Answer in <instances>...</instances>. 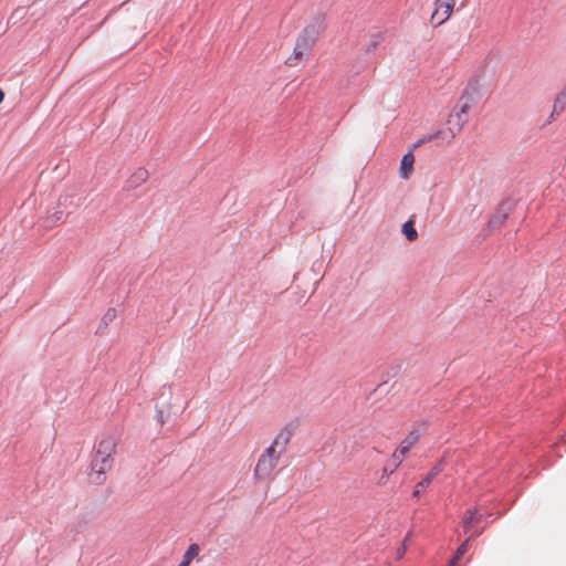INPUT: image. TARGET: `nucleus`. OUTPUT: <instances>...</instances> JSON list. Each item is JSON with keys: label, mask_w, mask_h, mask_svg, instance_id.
Segmentation results:
<instances>
[{"label": "nucleus", "mask_w": 566, "mask_h": 566, "mask_svg": "<svg viewBox=\"0 0 566 566\" xmlns=\"http://www.w3.org/2000/svg\"><path fill=\"white\" fill-rule=\"evenodd\" d=\"M455 0H436L434 10L431 14V23L436 27L444 23L452 14Z\"/></svg>", "instance_id": "nucleus-6"}, {"label": "nucleus", "mask_w": 566, "mask_h": 566, "mask_svg": "<svg viewBox=\"0 0 566 566\" xmlns=\"http://www.w3.org/2000/svg\"><path fill=\"white\" fill-rule=\"evenodd\" d=\"M443 470V462L440 461L431 468L428 474L419 482V485H429L433 479Z\"/></svg>", "instance_id": "nucleus-12"}, {"label": "nucleus", "mask_w": 566, "mask_h": 566, "mask_svg": "<svg viewBox=\"0 0 566 566\" xmlns=\"http://www.w3.org/2000/svg\"><path fill=\"white\" fill-rule=\"evenodd\" d=\"M63 220H64V212L62 210H57V211L53 212L52 214L48 216L44 219L43 224L45 228H52L55 224L62 222Z\"/></svg>", "instance_id": "nucleus-13"}, {"label": "nucleus", "mask_w": 566, "mask_h": 566, "mask_svg": "<svg viewBox=\"0 0 566 566\" xmlns=\"http://www.w3.org/2000/svg\"><path fill=\"white\" fill-rule=\"evenodd\" d=\"M402 233L408 241L412 242L418 238V232L415 228L413 221L409 220L402 226Z\"/></svg>", "instance_id": "nucleus-14"}, {"label": "nucleus", "mask_w": 566, "mask_h": 566, "mask_svg": "<svg viewBox=\"0 0 566 566\" xmlns=\"http://www.w3.org/2000/svg\"><path fill=\"white\" fill-rule=\"evenodd\" d=\"M406 552V546L403 545L399 551H398V556L401 557Z\"/></svg>", "instance_id": "nucleus-21"}, {"label": "nucleus", "mask_w": 566, "mask_h": 566, "mask_svg": "<svg viewBox=\"0 0 566 566\" xmlns=\"http://www.w3.org/2000/svg\"><path fill=\"white\" fill-rule=\"evenodd\" d=\"M467 548H468V541H465L464 543H462L457 552H455V555L452 557V559L450 560V564L449 566H455V564L458 563V560L465 554L467 552Z\"/></svg>", "instance_id": "nucleus-15"}, {"label": "nucleus", "mask_w": 566, "mask_h": 566, "mask_svg": "<svg viewBox=\"0 0 566 566\" xmlns=\"http://www.w3.org/2000/svg\"><path fill=\"white\" fill-rule=\"evenodd\" d=\"M319 31L313 25L304 29L303 33L297 38L292 55L286 60V64L295 66L312 50L317 40Z\"/></svg>", "instance_id": "nucleus-3"}, {"label": "nucleus", "mask_w": 566, "mask_h": 566, "mask_svg": "<svg viewBox=\"0 0 566 566\" xmlns=\"http://www.w3.org/2000/svg\"><path fill=\"white\" fill-rule=\"evenodd\" d=\"M413 165H415V155L412 150L408 151L406 155H403L400 167H399V176L402 179H409L410 176L413 172Z\"/></svg>", "instance_id": "nucleus-7"}, {"label": "nucleus", "mask_w": 566, "mask_h": 566, "mask_svg": "<svg viewBox=\"0 0 566 566\" xmlns=\"http://www.w3.org/2000/svg\"><path fill=\"white\" fill-rule=\"evenodd\" d=\"M565 106H566V84L563 86L562 91L557 94V96L554 99L551 118L554 119L555 116H559L560 113L565 109Z\"/></svg>", "instance_id": "nucleus-9"}, {"label": "nucleus", "mask_w": 566, "mask_h": 566, "mask_svg": "<svg viewBox=\"0 0 566 566\" xmlns=\"http://www.w3.org/2000/svg\"><path fill=\"white\" fill-rule=\"evenodd\" d=\"M292 430L283 428L275 436L272 443L260 454L254 467L253 474L258 481H264L272 478L282 454L285 452L292 438Z\"/></svg>", "instance_id": "nucleus-1"}, {"label": "nucleus", "mask_w": 566, "mask_h": 566, "mask_svg": "<svg viewBox=\"0 0 566 566\" xmlns=\"http://www.w3.org/2000/svg\"><path fill=\"white\" fill-rule=\"evenodd\" d=\"M442 134H443L442 132H438V133H436L434 135L429 136L426 140H431V139H433V138H438V137H439L440 135H442Z\"/></svg>", "instance_id": "nucleus-19"}, {"label": "nucleus", "mask_w": 566, "mask_h": 566, "mask_svg": "<svg viewBox=\"0 0 566 566\" xmlns=\"http://www.w3.org/2000/svg\"><path fill=\"white\" fill-rule=\"evenodd\" d=\"M421 494V490L416 486V490L413 491V496L418 497Z\"/></svg>", "instance_id": "nucleus-20"}, {"label": "nucleus", "mask_w": 566, "mask_h": 566, "mask_svg": "<svg viewBox=\"0 0 566 566\" xmlns=\"http://www.w3.org/2000/svg\"><path fill=\"white\" fill-rule=\"evenodd\" d=\"M506 219V214H501V216H494L491 220H490V224L491 226H501L504 223Z\"/></svg>", "instance_id": "nucleus-16"}, {"label": "nucleus", "mask_w": 566, "mask_h": 566, "mask_svg": "<svg viewBox=\"0 0 566 566\" xmlns=\"http://www.w3.org/2000/svg\"><path fill=\"white\" fill-rule=\"evenodd\" d=\"M116 316V310L115 308H108L105 315L103 316V322L107 324L108 322L113 321Z\"/></svg>", "instance_id": "nucleus-17"}, {"label": "nucleus", "mask_w": 566, "mask_h": 566, "mask_svg": "<svg viewBox=\"0 0 566 566\" xmlns=\"http://www.w3.org/2000/svg\"><path fill=\"white\" fill-rule=\"evenodd\" d=\"M419 438V431L412 430L400 442L399 447L391 455L392 468L390 469V472H394L402 463L403 459L407 457L411 448L418 442Z\"/></svg>", "instance_id": "nucleus-5"}, {"label": "nucleus", "mask_w": 566, "mask_h": 566, "mask_svg": "<svg viewBox=\"0 0 566 566\" xmlns=\"http://www.w3.org/2000/svg\"><path fill=\"white\" fill-rule=\"evenodd\" d=\"M199 552H200V547L198 544H191L186 553L184 554V557H182V560L180 562V564L178 566H189L191 564V562L198 557L199 555Z\"/></svg>", "instance_id": "nucleus-11"}, {"label": "nucleus", "mask_w": 566, "mask_h": 566, "mask_svg": "<svg viewBox=\"0 0 566 566\" xmlns=\"http://www.w3.org/2000/svg\"><path fill=\"white\" fill-rule=\"evenodd\" d=\"M3 98H4V93H3V91L0 88V104L2 103Z\"/></svg>", "instance_id": "nucleus-22"}, {"label": "nucleus", "mask_w": 566, "mask_h": 566, "mask_svg": "<svg viewBox=\"0 0 566 566\" xmlns=\"http://www.w3.org/2000/svg\"><path fill=\"white\" fill-rule=\"evenodd\" d=\"M149 178V172L146 168H137L127 180L129 188H137L145 184Z\"/></svg>", "instance_id": "nucleus-8"}, {"label": "nucleus", "mask_w": 566, "mask_h": 566, "mask_svg": "<svg viewBox=\"0 0 566 566\" xmlns=\"http://www.w3.org/2000/svg\"><path fill=\"white\" fill-rule=\"evenodd\" d=\"M380 41H381V36H377V39L375 41H373V44H371L373 49H375L380 43Z\"/></svg>", "instance_id": "nucleus-18"}, {"label": "nucleus", "mask_w": 566, "mask_h": 566, "mask_svg": "<svg viewBox=\"0 0 566 566\" xmlns=\"http://www.w3.org/2000/svg\"><path fill=\"white\" fill-rule=\"evenodd\" d=\"M427 486H428V485H419V483L417 484V488H419L420 490H421V489H424V488H427Z\"/></svg>", "instance_id": "nucleus-24"}, {"label": "nucleus", "mask_w": 566, "mask_h": 566, "mask_svg": "<svg viewBox=\"0 0 566 566\" xmlns=\"http://www.w3.org/2000/svg\"><path fill=\"white\" fill-rule=\"evenodd\" d=\"M473 99L469 94H463L459 101V105L455 106L453 113L450 115V123L457 127H452L449 130L448 138L452 140L458 133L461 132L464 124L468 122V113L472 107Z\"/></svg>", "instance_id": "nucleus-4"}, {"label": "nucleus", "mask_w": 566, "mask_h": 566, "mask_svg": "<svg viewBox=\"0 0 566 566\" xmlns=\"http://www.w3.org/2000/svg\"><path fill=\"white\" fill-rule=\"evenodd\" d=\"M116 448L117 439L113 436H106L98 442L92 461L91 475L94 483H104L105 474L113 468Z\"/></svg>", "instance_id": "nucleus-2"}, {"label": "nucleus", "mask_w": 566, "mask_h": 566, "mask_svg": "<svg viewBox=\"0 0 566 566\" xmlns=\"http://www.w3.org/2000/svg\"><path fill=\"white\" fill-rule=\"evenodd\" d=\"M391 473H392V472H390L389 470H387V468H385V469H384V474H385L386 476H388V475H389V474H391Z\"/></svg>", "instance_id": "nucleus-23"}, {"label": "nucleus", "mask_w": 566, "mask_h": 566, "mask_svg": "<svg viewBox=\"0 0 566 566\" xmlns=\"http://www.w3.org/2000/svg\"><path fill=\"white\" fill-rule=\"evenodd\" d=\"M480 521V517L478 515V512L475 509L468 510L463 516L462 520V527L464 532H469L473 524L478 523Z\"/></svg>", "instance_id": "nucleus-10"}]
</instances>
